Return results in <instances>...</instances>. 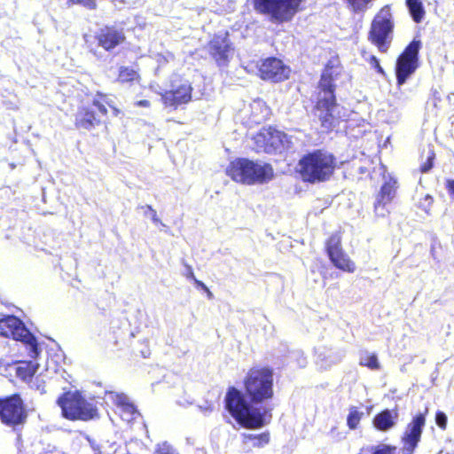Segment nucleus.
Masks as SVG:
<instances>
[{
    "label": "nucleus",
    "mask_w": 454,
    "mask_h": 454,
    "mask_svg": "<svg viewBox=\"0 0 454 454\" xmlns=\"http://www.w3.org/2000/svg\"><path fill=\"white\" fill-rule=\"evenodd\" d=\"M243 391L234 386L226 389L224 409L237 423L247 429H259L270 423L272 408H254L273 399L274 371L267 365H254L242 380Z\"/></svg>",
    "instance_id": "nucleus-1"
},
{
    "label": "nucleus",
    "mask_w": 454,
    "mask_h": 454,
    "mask_svg": "<svg viewBox=\"0 0 454 454\" xmlns=\"http://www.w3.org/2000/svg\"><path fill=\"white\" fill-rule=\"evenodd\" d=\"M333 64L328 61L317 83L318 91L314 106L320 125L326 132L332 131L340 123V116L335 114L338 101L334 82L337 74H333Z\"/></svg>",
    "instance_id": "nucleus-2"
},
{
    "label": "nucleus",
    "mask_w": 454,
    "mask_h": 454,
    "mask_svg": "<svg viewBox=\"0 0 454 454\" xmlns=\"http://www.w3.org/2000/svg\"><path fill=\"white\" fill-rule=\"evenodd\" d=\"M108 108L113 115L119 116L121 111L114 104L110 95L98 90L91 96L90 101L81 100L74 114V126L79 130L90 131L105 123L108 116Z\"/></svg>",
    "instance_id": "nucleus-3"
},
{
    "label": "nucleus",
    "mask_w": 454,
    "mask_h": 454,
    "mask_svg": "<svg viewBox=\"0 0 454 454\" xmlns=\"http://www.w3.org/2000/svg\"><path fill=\"white\" fill-rule=\"evenodd\" d=\"M338 167L336 156L322 148L307 152L299 159L296 173L302 182L320 184L329 181Z\"/></svg>",
    "instance_id": "nucleus-4"
},
{
    "label": "nucleus",
    "mask_w": 454,
    "mask_h": 454,
    "mask_svg": "<svg viewBox=\"0 0 454 454\" xmlns=\"http://www.w3.org/2000/svg\"><path fill=\"white\" fill-rule=\"evenodd\" d=\"M226 175L234 182L252 185L264 184L274 176L270 163H259L247 158H236L226 168Z\"/></svg>",
    "instance_id": "nucleus-5"
},
{
    "label": "nucleus",
    "mask_w": 454,
    "mask_h": 454,
    "mask_svg": "<svg viewBox=\"0 0 454 454\" xmlns=\"http://www.w3.org/2000/svg\"><path fill=\"white\" fill-rule=\"evenodd\" d=\"M62 416L69 420L87 421L98 417L96 405L88 402L79 391H66L58 400Z\"/></svg>",
    "instance_id": "nucleus-6"
},
{
    "label": "nucleus",
    "mask_w": 454,
    "mask_h": 454,
    "mask_svg": "<svg viewBox=\"0 0 454 454\" xmlns=\"http://www.w3.org/2000/svg\"><path fill=\"white\" fill-rule=\"evenodd\" d=\"M395 22L389 5L383 6L372 20L368 41L380 52L387 53L393 40Z\"/></svg>",
    "instance_id": "nucleus-7"
},
{
    "label": "nucleus",
    "mask_w": 454,
    "mask_h": 454,
    "mask_svg": "<svg viewBox=\"0 0 454 454\" xmlns=\"http://www.w3.org/2000/svg\"><path fill=\"white\" fill-rule=\"evenodd\" d=\"M303 0H253L255 12L267 15L275 23L289 22L299 12Z\"/></svg>",
    "instance_id": "nucleus-8"
},
{
    "label": "nucleus",
    "mask_w": 454,
    "mask_h": 454,
    "mask_svg": "<svg viewBox=\"0 0 454 454\" xmlns=\"http://www.w3.org/2000/svg\"><path fill=\"white\" fill-rule=\"evenodd\" d=\"M420 49L421 42L419 40L413 39L397 56L395 74L396 77V84L398 86L404 84L419 68Z\"/></svg>",
    "instance_id": "nucleus-9"
},
{
    "label": "nucleus",
    "mask_w": 454,
    "mask_h": 454,
    "mask_svg": "<svg viewBox=\"0 0 454 454\" xmlns=\"http://www.w3.org/2000/svg\"><path fill=\"white\" fill-rule=\"evenodd\" d=\"M192 91L191 82L180 78L172 81L169 89L160 93V100L165 108L176 110L192 101Z\"/></svg>",
    "instance_id": "nucleus-10"
},
{
    "label": "nucleus",
    "mask_w": 454,
    "mask_h": 454,
    "mask_svg": "<svg viewBox=\"0 0 454 454\" xmlns=\"http://www.w3.org/2000/svg\"><path fill=\"white\" fill-rule=\"evenodd\" d=\"M325 248L330 262L336 269L347 273L356 271V263L342 247V239L340 231L330 235L325 240Z\"/></svg>",
    "instance_id": "nucleus-11"
},
{
    "label": "nucleus",
    "mask_w": 454,
    "mask_h": 454,
    "mask_svg": "<svg viewBox=\"0 0 454 454\" xmlns=\"http://www.w3.org/2000/svg\"><path fill=\"white\" fill-rule=\"evenodd\" d=\"M0 419L3 423L10 426L25 423L27 413L23 401L19 395L0 398Z\"/></svg>",
    "instance_id": "nucleus-12"
},
{
    "label": "nucleus",
    "mask_w": 454,
    "mask_h": 454,
    "mask_svg": "<svg viewBox=\"0 0 454 454\" xmlns=\"http://www.w3.org/2000/svg\"><path fill=\"white\" fill-rule=\"evenodd\" d=\"M427 409L424 412L416 414L407 424L405 430L401 437L403 443V452L404 454H413L414 450L421 440L423 428L426 425V415Z\"/></svg>",
    "instance_id": "nucleus-13"
},
{
    "label": "nucleus",
    "mask_w": 454,
    "mask_h": 454,
    "mask_svg": "<svg viewBox=\"0 0 454 454\" xmlns=\"http://www.w3.org/2000/svg\"><path fill=\"white\" fill-rule=\"evenodd\" d=\"M286 134L274 127L261 129L254 137V150L257 153H272L283 146Z\"/></svg>",
    "instance_id": "nucleus-14"
},
{
    "label": "nucleus",
    "mask_w": 454,
    "mask_h": 454,
    "mask_svg": "<svg viewBox=\"0 0 454 454\" xmlns=\"http://www.w3.org/2000/svg\"><path fill=\"white\" fill-rule=\"evenodd\" d=\"M206 49L217 66H227L233 51L229 33L225 31L214 35L207 42Z\"/></svg>",
    "instance_id": "nucleus-15"
},
{
    "label": "nucleus",
    "mask_w": 454,
    "mask_h": 454,
    "mask_svg": "<svg viewBox=\"0 0 454 454\" xmlns=\"http://www.w3.org/2000/svg\"><path fill=\"white\" fill-rule=\"evenodd\" d=\"M258 75L263 81L282 82L290 76V68L276 57H268L258 67Z\"/></svg>",
    "instance_id": "nucleus-16"
},
{
    "label": "nucleus",
    "mask_w": 454,
    "mask_h": 454,
    "mask_svg": "<svg viewBox=\"0 0 454 454\" xmlns=\"http://www.w3.org/2000/svg\"><path fill=\"white\" fill-rule=\"evenodd\" d=\"M95 39L99 47L106 51H111L126 42V35L123 28L106 25L98 30Z\"/></svg>",
    "instance_id": "nucleus-17"
},
{
    "label": "nucleus",
    "mask_w": 454,
    "mask_h": 454,
    "mask_svg": "<svg viewBox=\"0 0 454 454\" xmlns=\"http://www.w3.org/2000/svg\"><path fill=\"white\" fill-rule=\"evenodd\" d=\"M42 349L39 348L36 338L30 333V383L33 381L35 378V389L40 393H44L45 387V376L43 374V371H47L43 368L40 372V364L38 360L40 359V354Z\"/></svg>",
    "instance_id": "nucleus-18"
},
{
    "label": "nucleus",
    "mask_w": 454,
    "mask_h": 454,
    "mask_svg": "<svg viewBox=\"0 0 454 454\" xmlns=\"http://www.w3.org/2000/svg\"><path fill=\"white\" fill-rule=\"evenodd\" d=\"M0 335L28 343V330L22 321L13 316L0 319Z\"/></svg>",
    "instance_id": "nucleus-19"
},
{
    "label": "nucleus",
    "mask_w": 454,
    "mask_h": 454,
    "mask_svg": "<svg viewBox=\"0 0 454 454\" xmlns=\"http://www.w3.org/2000/svg\"><path fill=\"white\" fill-rule=\"evenodd\" d=\"M399 411L397 408L385 409L378 412L372 419V426L380 432H387L397 424Z\"/></svg>",
    "instance_id": "nucleus-20"
},
{
    "label": "nucleus",
    "mask_w": 454,
    "mask_h": 454,
    "mask_svg": "<svg viewBox=\"0 0 454 454\" xmlns=\"http://www.w3.org/2000/svg\"><path fill=\"white\" fill-rule=\"evenodd\" d=\"M396 190L397 182L393 178H389L381 185L375 200L389 205L395 197Z\"/></svg>",
    "instance_id": "nucleus-21"
},
{
    "label": "nucleus",
    "mask_w": 454,
    "mask_h": 454,
    "mask_svg": "<svg viewBox=\"0 0 454 454\" xmlns=\"http://www.w3.org/2000/svg\"><path fill=\"white\" fill-rule=\"evenodd\" d=\"M270 434L269 431H264L260 434H243L242 442L244 444H250L253 448L261 449L270 443Z\"/></svg>",
    "instance_id": "nucleus-22"
},
{
    "label": "nucleus",
    "mask_w": 454,
    "mask_h": 454,
    "mask_svg": "<svg viewBox=\"0 0 454 454\" xmlns=\"http://www.w3.org/2000/svg\"><path fill=\"white\" fill-rule=\"evenodd\" d=\"M141 80V76L139 72L134 69L131 67L128 66H121L118 68V74L116 76V82L124 84V83H134L139 82Z\"/></svg>",
    "instance_id": "nucleus-23"
},
{
    "label": "nucleus",
    "mask_w": 454,
    "mask_h": 454,
    "mask_svg": "<svg viewBox=\"0 0 454 454\" xmlns=\"http://www.w3.org/2000/svg\"><path fill=\"white\" fill-rule=\"evenodd\" d=\"M405 5L415 23H420L426 15L422 0H405Z\"/></svg>",
    "instance_id": "nucleus-24"
},
{
    "label": "nucleus",
    "mask_w": 454,
    "mask_h": 454,
    "mask_svg": "<svg viewBox=\"0 0 454 454\" xmlns=\"http://www.w3.org/2000/svg\"><path fill=\"white\" fill-rule=\"evenodd\" d=\"M269 115V108L260 103L256 102L251 106L250 120L255 124H260L267 120Z\"/></svg>",
    "instance_id": "nucleus-25"
},
{
    "label": "nucleus",
    "mask_w": 454,
    "mask_h": 454,
    "mask_svg": "<svg viewBox=\"0 0 454 454\" xmlns=\"http://www.w3.org/2000/svg\"><path fill=\"white\" fill-rule=\"evenodd\" d=\"M364 413L357 406H350L347 415V426L349 430H356L364 418Z\"/></svg>",
    "instance_id": "nucleus-26"
},
{
    "label": "nucleus",
    "mask_w": 454,
    "mask_h": 454,
    "mask_svg": "<svg viewBox=\"0 0 454 454\" xmlns=\"http://www.w3.org/2000/svg\"><path fill=\"white\" fill-rule=\"evenodd\" d=\"M435 159H436V153H435L434 150V149H430L429 152H428V155H427V158L426 161L423 162L419 166V172L421 174H427L429 171H431V169L434 166Z\"/></svg>",
    "instance_id": "nucleus-27"
},
{
    "label": "nucleus",
    "mask_w": 454,
    "mask_h": 454,
    "mask_svg": "<svg viewBox=\"0 0 454 454\" xmlns=\"http://www.w3.org/2000/svg\"><path fill=\"white\" fill-rule=\"evenodd\" d=\"M12 370L15 372V374L18 378L26 381L28 378V363L27 362H19L12 366Z\"/></svg>",
    "instance_id": "nucleus-28"
},
{
    "label": "nucleus",
    "mask_w": 454,
    "mask_h": 454,
    "mask_svg": "<svg viewBox=\"0 0 454 454\" xmlns=\"http://www.w3.org/2000/svg\"><path fill=\"white\" fill-rule=\"evenodd\" d=\"M353 12H364L372 0H346Z\"/></svg>",
    "instance_id": "nucleus-29"
},
{
    "label": "nucleus",
    "mask_w": 454,
    "mask_h": 454,
    "mask_svg": "<svg viewBox=\"0 0 454 454\" xmlns=\"http://www.w3.org/2000/svg\"><path fill=\"white\" fill-rule=\"evenodd\" d=\"M388 205L385 203H381L380 201L375 200L373 204V211L375 217L377 218H385L389 215V209L387 207Z\"/></svg>",
    "instance_id": "nucleus-30"
},
{
    "label": "nucleus",
    "mask_w": 454,
    "mask_h": 454,
    "mask_svg": "<svg viewBox=\"0 0 454 454\" xmlns=\"http://www.w3.org/2000/svg\"><path fill=\"white\" fill-rule=\"evenodd\" d=\"M360 365L365 366L371 370H379L380 368L378 357L375 354H371L360 362Z\"/></svg>",
    "instance_id": "nucleus-31"
},
{
    "label": "nucleus",
    "mask_w": 454,
    "mask_h": 454,
    "mask_svg": "<svg viewBox=\"0 0 454 454\" xmlns=\"http://www.w3.org/2000/svg\"><path fill=\"white\" fill-rule=\"evenodd\" d=\"M365 51L362 52V56L365 59V60L370 64V66L376 70V72L380 74H385V71L380 64V60L375 55H369L365 58Z\"/></svg>",
    "instance_id": "nucleus-32"
},
{
    "label": "nucleus",
    "mask_w": 454,
    "mask_h": 454,
    "mask_svg": "<svg viewBox=\"0 0 454 454\" xmlns=\"http://www.w3.org/2000/svg\"><path fill=\"white\" fill-rule=\"evenodd\" d=\"M69 5L80 4L89 10L97 8V0H67Z\"/></svg>",
    "instance_id": "nucleus-33"
},
{
    "label": "nucleus",
    "mask_w": 454,
    "mask_h": 454,
    "mask_svg": "<svg viewBox=\"0 0 454 454\" xmlns=\"http://www.w3.org/2000/svg\"><path fill=\"white\" fill-rule=\"evenodd\" d=\"M396 450V446L381 444L376 447L372 454H395Z\"/></svg>",
    "instance_id": "nucleus-34"
},
{
    "label": "nucleus",
    "mask_w": 454,
    "mask_h": 454,
    "mask_svg": "<svg viewBox=\"0 0 454 454\" xmlns=\"http://www.w3.org/2000/svg\"><path fill=\"white\" fill-rule=\"evenodd\" d=\"M155 454H176L175 450L167 442L158 444L155 449Z\"/></svg>",
    "instance_id": "nucleus-35"
},
{
    "label": "nucleus",
    "mask_w": 454,
    "mask_h": 454,
    "mask_svg": "<svg viewBox=\"0 0 454 454\" xmlns=\"http://www.w3.org/2000/svg\"><path fill=\"white\" fill-rule=\"evenodd\" d=\"M447 421H448L447 416L444 412H442V411L436 412L435 422L440 428L445 429L447 427Z\"/></svg>",
    "instance_id": "nucleus-36"
},
{
    "label": "nucleus",
    "mask_w": 454,
    "mask_h": 454,
    "mask_svg": "<svg viewBox=\"0 0 454 454\" xmlns=\"http://www.w3.org/2000/svg\"><path fill=\"white\" fill-rule=\"evenodd\" d=\"M119 406L121 408L123 411H126L131 415H133L137 411L136 407L127 401H121L119 403Z\"/></svg>",
    "instance_id": "nucleus-37"
},
{
    "label": "nucleus",
    "mask_w": 454,
    "mask_h": 454,
    "mask_svg": "<svg viewBox=\"0 0 454 454\" xmlns=\"http://www.w3.org/2000/svg\"><path fill=\"white\" fill-rule=\"evenodd\" d=\"M195 286L197 288L201 289L207 294L208 299H213V293L209 290V288L200 280H195Z\"/></svg>",
    "instance_id": "nucleus-38"
},
{
    "label": "nucleus",
    "mask_w": 454,
    "mask_h": 454,
    "mask_svg": "<svg viewBox=\"0 0 454 454\" xmlns=\"http://www.w3.org/2000/svg\"><path fill=\"white\" fill-rule=\"evenodd\" d=\"M445 187L448 191V193L450 196H454V179H447L445 182Z\"/></svg>",
    "instance_id": "nucleus-39"
},
{
    "label": "nucleus",
    "mask_w": 454,
    "mask_h": 454,
    "mask_svg": "<svg viewBox=\"0 0 454 454\" xmlns=\"http://www.w3.org/2000/svg\"><path fill=\"white\" fill-rule=\"evenodd\" d=\"M186 272H185V277L188 278V279H191L193 281V283L195 284V280H198L194 275V272H193V270L192 268V266L190 265H186Z\"/></svg>",
    "instance_id": "nucleus-40"
},
{
    "label": "nucleus",
    "mask_w": 454,
    "mask_h": 454,
    "mask_svg": "<svg viewBox=\"0 0 454 454\" xmlns=\"http://www.w3.org/2000/svg\"><path fill=\"white\" fill-rule=\"evenodd\" d=\"M137 106H139V107H150L151 106V103L149 100L147 99H141V100H138L136 102L135 104Z\"/></svg>",
    "instance_id": "nucleus-41"
},
{
    "label": "nucleus",
    "mask_w": 454,
    "mask_h": 454,
    "mask_svg": "<svg viewBox=\"0 0 454 454\" xmlns=\"http://www.w3.org/2000/svg\"><path fill=\"white\" fill-rule=\"evenodd\" d=\"M17 447H18V451L19 453L18 454H26L25 452H23L21 447L22 446V443H21V437H20V434H18V437H17Z\"/></svg>",
    "instance_id": "nucleus-42"
},
{
    "label": "nucleus",
    "mask_w": 454,
    "mask_h": 454,
    "mask_svg": "<svg viewBox=\"0 0 454 454\" xmlns=\"http://www.w3.org/2000/svg\"><path fill=\"white\" fill-rule=\"evenodd\" d=\"M148 208H149L150 210H152V211H153V220L154 222H157V221H158V218H157V215H156V211H155L154 209H153V207H152L151 206H148Z\"/></svg>",
    "instance_id": "nucleus-43"
}]
</instances>
